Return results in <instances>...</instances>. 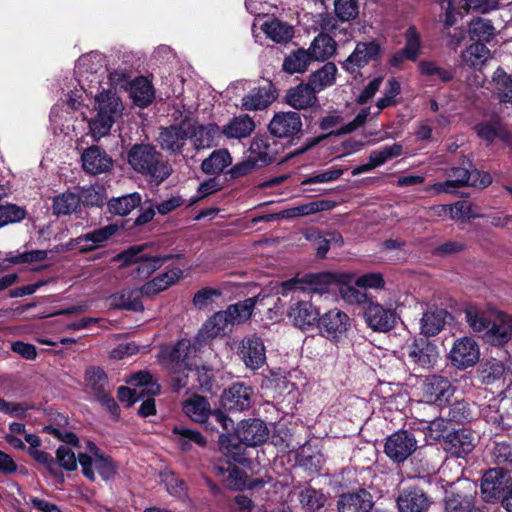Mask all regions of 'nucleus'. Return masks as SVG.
Here are the masks:
<instances>
[{
    "label": "nucleus",
    "mask_w": 512,
    "mask_h": 512,
    "mask_svg": "<svg viewBox=\"0 0 512 512\" xmlns=\"http://www.w3.org/2000/svg\"><path fill=\"white\" fill-rule=\"evenodd\" d=\"M231 161L232 158L227 149H218L202 161L201 169L205 174H220L231 164Z\"/></svg>",
    "instance_id": "50"
},
{
    "label": "nucleus",
    "mask_w": 512,
    "mask_h": 512,
    "mask_svg": "<svg viewBox=\"0 0 512 512\" xmlns=\"http://www.w3.org/2000/svg\"><path fill=\"white\" fill-rule=\"evenodd\" d=\"M255 129V122L248 114L233 117L223 127L222 134L229 139H242L249 137Z\"/></svg>",
    "instance_id": "41"
},
{
    "label": "nucleus",
    "mask_w": 512,
    "mask_h": 512,
    "mask_svg": "<svg viewBox=\"0 0 512 512\" xmlns=\"http://www.w3.org/2000/svg\"><path fill=\"white\" fill-rule=\"evenodd\" d=\"M84 171L91 175L108 172L113 166V159L107 152L97 145H92L84 150L81 155Z\"/></svg>",
    "instance_id": "26"
},
{
    "label": "nucleus",
    "mask_w": 512,
    "mask_h": 512,
    "mask_svg": "<svg viewBox=\"0 0 512 512\" xmlns=\"http://www.w3.org/2000/svg\"><path fill=\"white\" fill-rule=\"evenodd\" d=\"M101 61L102 58L97 53H88L82 55L77 62V68L81 77H83L84 73H87L92 75L97 80V83H100L97 73L103 67Z\"/></svg>",
    "instance_id": "59"
},
{
    "label": "nucleus",
    "mask_w": 512,
    "mask_h": 512,
    "mask_svg": "<svg viewBox=\"0 0 512 512\" xmlns=\"http://www.w3.org/2000/svg\"><path fill=\"white\" fill-rule=\"evenodd\" d=\"M141 200V195L138 192L114 197L107 201V212L111 215L126 216L140 206Z\"/></svg>",
    "instance_id": "45"
},
{
    "label": "nucleus",
    "mask_w": 512,
    "mask_h": 512,
    "mask_svg": "<svg viewBox=\"0 0 512 512\" xmlns=\"http://www.w3.org/2000/svg\"><path fill=\"white\" fill-rule=\"evenodd\" d=\"M299 500L306 512H316L324 507L327 498L321 490L309 486L300 492Z\"/></svg>",
    "instance_id": "55"
},
{
    "label": "nucleus",
    "mask_w": 512,
    "mask_h": 512,
    "mask_svg": "<svg viewBox=\"0 0 512 512\" xmlns=\"http://www.w3.org/2000/svg\"><path fill=\"white\" fill-rule=\"evenodd\" d=\"M363 316L369 328L376 332H389L395 327V309L369 301L364 306Z\"/></svg>",
    "instance_id": "14"
},
{
    "label": "nucleus",
    "mask_w": 512,
    "mask_h": 512,
    "mask_svg": "<svg viewBox=\"0 0 512 512\" xmlns=\"http://www.w3.org/2000/svg\"><path fill=\"white\" fill-rule=\"evenodd\" d=\"M417 449L415 435L408 430H399L387 437L384 453L394 463H403Z\"/></svg>",
    "instance_id": "11"
},
{
    "label": "nucleus",
    "mask_w": 512,
    "mask_h": 512,
    "mask_svg": "<svg viewBox=\"0 0 512 512\" xmlns=\"http://www.w3.org/2000/svg\"><path fill=\"white\" fill-rule=\"evenodd\" d=\"M182 275L183 271L179 267L173 266L167 268L166 271L144 283L142 286V292H144L145 296H154L176 283Z\"/></svg>",
    "instance_id": "36"
},
{
    "label": "nucleus",
    "mask_w": 512,
    "mask_h": 512,
    "mask_svg": "<svg viewBox=\"0 0 512 512\" xmlns=\"http://www.w3.org/2000/svg\"><path fill=\"white\" fill-rule=\"evenodd\" d=\"M317 328L329 340H339L350 328V317L338 308L331 309L320 315Z\"/></svg>",
    "instance_id": "16"
},
{
    "label": "nucleus",
    "mask_w": 512,
    "mask_h": 512,
    "mask_svg": "<svg viewBox=\"0 0 512 512\" xmlns=\"http://www.w3.org/2000/svg\"><path fill=\"white\" fill-rule=\"evenodd\" d=\"M274 98L270 88L256 87L242 98V108L249 111L262 110L267 108Z\"/></svg>",
    "instance_id": "44"
},
{
    "label": "nucleus",
    "mask_w": 512,
    "mask_h": 512,
    "mask_svg": "<svg viewBox=\"0 0 512 512\" xmlns=\"http://www.w3.org/2000/svg\"><path fill=\"white\" fill-rule=\"evenodd\" d=\"M131 95L139 107L149 106L154 100V89L151 82L143 76L135 78L131 83Z\"/></svg>",
    "instance_id": "47"
},
{
    "label": "nucleus",
    "mask_w": 512,
    "mask_h": 512,
    "mask_svg": "<svg viewBox=\"0 0 512 512\" xmlns=\"http://www.w3.org/2000/svg\"><path fill=\"white\" fill-rule=\"evenodd\" d=\"M405 45L388 58L390 67L401 69L406 60L415 62L422 52V42L419 31L414 25L404 32Z\"/></svg>",
    "instance_id": "15"
},
{
    "label": "nucleus",
    "mask_w": 512,
    "mask_h": 512,
    "mask_svg": "<svg viewBox=\"0 0 512 512\" xmlns=\"http://www.w3.org/2000/svg\"><path fill=\"white\" fill-rule=\"evenodd\" d=\"M448 316L447 310L438 307L430 308L424 312L420 320L422 337L429 338L438 335L445 327Z\"/></svg>",
    "instance_id": "37"
},
{
    "label": "nucleus",
    "mask_w": 512,
    "mask_h": 512,
    "mask_svg": "<svg viewBox=\"0 0 512 512\" xmlns=\"http://www.w3.org/2000/svg\"><path fill=\"white\" fill-rule=\"evenodd\" d=\"M447 174L450 179L434 185L437 192L449 193L452 188L465 186L484 189L492 183L490 173L476 169L472 160L467 156L460 157L457 164L450 167Z\"/></svg>",
    "instance_id": "4"
},
{
    "label": "nucleus",
    "mask_w": 512,
    "mask_h": 512,
    "mask_svg": "<svg viewBox=\"0 0 512 512\" xmlns=\"http://www.w3.org/2000/svg\"><path fill=\"white\" fill-rule=\"evenodd\" d=\"M221 134L222 131H220V127L216 123L199 124L192 126L190 139L193 142L194 148L201 150L216 145L215 141Z\"/></svg>",
    "instance_id": "38"
},
{
    "label": "nucleus",
    "mask_w": 512,
    "mask_h": 512,
    "mask_svg": "<svg viewBox=\"0 0 512 512\" xmlns=\"http://www.w3.org/2000/svg\"><path fill=\"white\" fill-rule=\"evenodd\" d=\"M204 346V340L198 339V335L194 337L193 341L186 338L178 340L166 351L167 366L194 369L195 357Z\"/></svg>",
    "instance_id": "8"
},
{
    "label": "nucleus",
    "mask_w": 512,
    "mask_h": 512,
    "mask_svg": "<svg viewBox=\"0 0 512 512\" xmlns=\"http://www.w3.org/2000/svg\"><path fill=\"white\" fill-rule=\"evenodd\" d=\"M446 417L450 422L464 424L473 419L469 403L464 400L455 401L447 407Z\"/></svg>",
    "instance_id": "60"
},
{
    "label": "nucleus",
    "mask_w": 512,
    "mask_h": 512,
    "mask_svg": "<svg viewBox=\"0 0 512 512\" xmlns=\"http://www.w3.org/2000/svg\"><path fill=\"white\" fill-rule=\"evenodd\" d=\"M28 454L39 464L45 466L46 470L54 477L64 482L62 470L58 467L56 460L46 451L38 449H28Z\"/></svg>",
    "instance_id": "61"
},
{
    "label": "nucleus",
    "mask_w": 512,
    "mask_h": 512,
    "mask_svg": "<svg viewBox=\"0 0 512 512\" xmlns=\"http://www.w3.org/2000/svg\"><path fill=\"white\" fill-rule=\"evenodd\" d=\"M296 303L290 306L287 316L295 327L301 330H308L317 325L320 317V310L311 300L301 299L300 294L295 296Z\"/></svg>",
    "instance_id": "17"
},
{
    "label": "nucleus",
    "mask_w": 512,
    "mask_h": 512,
    "mask_svg": "<svg viewBox=\"0 0 512 512\" xmlns=\"http://www.w3.org/2000/svg\"><path fill=\"white\" fill-rule=\"evenodd\" d=\"M265 32L267 36L277 43H286L293 37V28L279 20L266 24Z\"/></svg>",
    "instance_id": "62"
},
{
    "label": "nucleus",
    "mask_w": 512,
    "mask_h": 512,
    "mask_svg": "<svg viewBox=\"0 0 512 512\" xmlns=\"http://www.w3.org/2000/svg\"><path fill=\"white\" fill-rule=\"evenodd\" d=\"M337 72L338 69L335 63L326 62L321 68L310 74L308 83L315 88V91L318 93L326 87L335 84Z\"/></svg>",
    "instance_id": "46"
},
{
    "label": "nucleus",
    "mask_w": 512,
    "mask_h": 512,
    "mask_svg": "<svg viewBox=\"0 0 512 512\" xmlns=\"http://www.w3.org/2000/svg\"><path fill=\"white\" fill-rule=\"evenodd\" d=\"M78 461L82 468V474L92 482L96 479L93 466L105 482L113 480L119 469V463L107 454L92 459V456L86 453H79Z\"/></svg>",
    "instance_id": "12"
},
{
    "label": "nucleus",
    "mask_w": 512,
    "mask_h": 512,
    "mask_svg": "<svg viewBox=\"0 0 512 512\" xmlns=\"http://www.w3.org/2000/svg\"><path fill=\"white\" fill-rule=\"evenodd\" d=\"M233 326L226 310L215 312L202 326L197 333L198 339L204 340L205 346L221 334H226Z\"/></svg>",
    "instance_id": "29"
},
{
    "label": "nucleus",
    "mask_w": 512,
    "mask_h": 512,
    "mask_svg": "<svg viewBox=\"0 0 512 512\" xmlns=\"http://www.w3.org/2000/svg\"><path fill=\"white\" fill-rule=\"evenodd\" d=\"M469 35L472 41L490 42L495 36V28L491 20L478 17L470 22Z\"/></svg>",
    "instance_id": "54"
},
{
    "label": "nucleus",
    "mask_w": 512,
    "mask_h": 512,
    "mask_svg": "<svg viewBox=\"0 0 512 512\" xmlns=\"http://www.w3.org/2000/svg\"><path fill=\"white\" fill-rule=\"evenodd\" d=\"M127 163L150 184L160 185L172 173L163 154L151 143H135L127 151Z\"/></svg>",
    "instance_id": "2"
},
{
    "label": "nucleus",
    "mask_w": 512,
    "mask_h": 512,
    "mask_svg": "<svg viewBox=\"0 0 512 512\" xmlns=\"http://www.w3.org/2000/svg\"><path fill=\"white\" fill-rule=\"evenodd\" d=\"M418 70L422 76L428 78L437 77L444 84L451 82L455 77V70L453 68L440 67L433 60H421L418 63Z\"/></svg>",
    "instance_id": "51"
},
{
    "label": "nucleus",
    "mask_w": 512,
    "mask_h": 512,
    "mask_svg": "<svg viewBox=\"0 0 512 512\" xmlns=\"http://www.w3.org/2000/svg\"><path fill=\"white\" fill-rule=\"evenodd\" d=\"M127 383L135 387L142 388L139 392L141 395L154 396L160 393V385L153 381V376L148 371H138L131 375Z\"/></svg>",
    "instance_id": "57"
},
{
    "label": "nucleus",
    "mask_w": 512,
    "mask_h": 512,
    "mask_svg": "<svg viewBox=\"0 0 512 512\" xmlns=\"http://www.w3.org/2000/svg\"><path fill=\"white\" fill-rule=\"evenodd\" d=\"M336 206V202L331 200H318L305 203L299 206L287 208L281 211L282 219H293L297 217H304L322 211H328Z\"/></svg>",
    "instance_id": "42"
},
{
    "label": "nucleus",
    "mask_w": 512,
    "mask_h": 512,
    "mask_svg": "<svg viewBox=\"0 0 512 512\" xmlns=\"http://www.w3.org/2000/svg\"><path fill=\"white\" fill-rule=\"evenodd\" d=\"M84 379L86 386L92 390L96 399L108 392V376L103 368L99 366L88 368Z\"/></svg>",
    "instance_id": "49"
},
{
    "label": "nucleus",
    "mask_w": 512,
    "mask_h": 512,
    "mask_svg": "<svg viewBox=\"0 0 512 512\" xmlns=\"http://www.w3.org/2000/svg\"><path fill=\"white\" fill-rule=\"evenodd\" d=\"M381 58L382 47L377 40L359 41L353 52L341 62V67L349 74H356L370 62H379Z\"/></svg>",
    "instance_id": "7"
},
{
    "label": "nucleus",
    "mask_w": 512,
    "mask_h": 512,
    "mask_svg": "<svg viewBox=\"0 0 512 512\" xmlns=\"http://www.w3.org/2000/svg\"><path fill=\"white\" fill-rule=\"evenodd\" d=\"M151 250L152 246L146 243L132 245L116 254L113 260L120 262L122 268L136 265L132 274L137 279L146 280L161 268L166 261L173 258V255L153 254Z\"/></svg>",
    "instance_id": "3"
},
{
    "label": "nucleus",
    "mask_w": 512,
    "mask_h": 512,
    "mask_svg": "<svg viewBox=\"0 0 512 512\" xmlns=\"http://www.w3.org/2000/svg\"><path fill=\"white\" fill-rule=\"evenodd\" d=\"M338 512H371L374 501L372 494L365 488L342 493L337 499Z\"/></svg>",
    "instance_id": "22"
},
{
    "label": "nucleus",
    "mask_w": 512,
    "mask_h": 512,
    "mask_svg": "<svg viewBox=\"0 0 512 512\" xmlns=\"http://www.w3.org/2000/svg\"><path fill=\"white\" fill-rule=\"evenodd\" d=\"M484 340L493 346H503L512 338V317L500 315L493 321L483 336Z\"/></svg>",
    "instance_id": "33"
},
{
    "label": "nucleus",
    "mask_w": 512,
    "mask_h": 512,
    "mask_svg": "<svg viewBox=\"0 0 512 512\" xmlns=\"http://www.w3.org/2000/svg\"><path fill=\"white\" fill-rule=\"evenodd\" d=\"M474 437L467 428L451 429L441 444L443 449L456 457L468 455L474 448Z\"/></svg>",
    "instance_id": "25"
},
{
    "label": "nucleus",
    "mask_w": 512,
    "mask_h": 512,
    "mask_svg": "<svg viewBox=\"0 0 512 512\" xmlns=\"http://www.w3.org/2000/svg\"><path fill=\"white\" fill-rule=\"evenodd\" d=\"M316 94L317 92L315 91V88H313L308 82L300 83L287 90L284 101L295 110H305L316 106L318 101Z\"/></svg>",
    "instance_id": "27"
},
{
    "label": "nucleus",
    "mask_w": 512,
    "mask_h": 512,
    "mask_svg": "<svg viewBox=\"0 0 512 512\" xmlns=\"http://www.w3.org/2000/svg\"><path fill=\"white\" fill-rule=\"evenodd\" d=\"M182 410L192 421L204 424L209 429V416L212 408L208 399L199 394H194L183 402Z\"/></svg>",
    "instance_id": "31"
},
{
    "label": "nucleus",
    "mask_w": 512,
    "mask_h": 512,
    "mask_svg": "<svg viewBox=\"0 0 512 512\" xmlns=\"http://www.w3.org/2000/svg\"><path fill=\"white\" fill-rule=\"evenodd\" d=\"M357 129H358V126L353 121H350V122L346 123L345 125L341 126L337 130H331L328 133L321 134L316 137L306 138V140L300 147L294 149L293 151H290L284 157L283 162H287L295 157L305 154L306 152L310 151L311 149H313L314 147L319 145L322 141H324L325 139H327L330 136H341L344 134H349V133L354 132Z\"/></svg>",
    "instance_id": "35"
},
{
    "label": "nucleus",
    "mask_w": 512,
    "mask_h": 512,
    "mask_svg": "<svg viewBox=\"0 0 512 512\" xmlns=\"http://www.w3.org/2000/svg\"><path fill=\"white\" fill-rule=\"evenodd\" d=\"M80 200L78 193L70 190L62 192L52 198V214L56 217L77 214L81 211Z\"/></svg>",
    "instance_id": "39"
},
{
    "label": "nucleus",
    "mask_w": 512,
    "mask_h": 512,
    "mask_svg": "<svg viewBox=\"0 0 512 512\" xmlns=\"http://www.w3.org/2000/svg\"><path fill=\"white\" fill-rule=\"evenodd\" d=\"M117 230V224H109L107 226L82 234L77 238L72 239V241L75 242L76 244L91 242L92 245H97L98 248L101 243L110 239L116 233Z\"/></svg>",
    "instance_id": "56"
},
{
    "label": "nucleus",
    "mask_w": 512,
    "mask_h": 512,
    "mask_svg": "<svg viewBox=\"0 0 512 512\" xmlns=\"http://www.w3.org/2000/svg\"><path fill=\"white\" fill-rule=\"evenodd\" d=\"M308 50L314 61H326L336 53L337 43L332 36L321 32L313 39Z\"/></svg>",
    "instance_id": "43"
},
{
    "label": "nucleus",
    "mask_w": 512,
    "mask_h": 512,
    "mask_svg": "<svg viewBox=\"0 0 512 512\" xmlns=\"http://www.w3.org/2000/svg\"><path fill=\"white\" fill-rule=\"evenodd\" d=\"M278 153V142L273 136L267 134L256 135L249 147V154L261 168L276 162Z\"/></svg>",
    "instance_id": "20"
},
{
    "label": "nucleus",
    "mask_w": 512,
    "mask_h": 512,
    "mask_svg": "<svg viewBox=\"0 0 512 512\" xmlns=\"http://www.w3.org/2000/svg\"><path fill=\"white\" fill-rule=\"evenodd\" d=\"M189 138L190 131L186 130L182 123L172 124L161 128L158 143L162 150L176 156L182 154Z\"/></svg>",
    "instance_id": "21"
},
{
    "label": "nucleus",
    "mask_w": 512,
    "mask_h": 512,
    "mask_svg": "<svg viewBox=\"0 0 512 512\" xmlns=\"http://www.w3.org/2000/svg\"><path fill=\"white\" fill-rule=\"evenodd\" d=\"M445 508L447 512H471L474 508V498L468 495L452 493L446 498Z\"/></svg>",
    "instance_id": "64"
},
{
    "label": "nucleus",
    "mask_w": 512,
    "mask_h": 512,
    "mask_svg": "<svg viewBox=\"0 0 512 512\" xmlns=\"http://www.w3.org/2000/svg\"><path fill=\"white\" fill-rule=\"evenodd\" d=\"M274 300L273 297L259 293L256 297L247 298L227 307L226 311L229 315L232 325H240L248 321L253 313V309L257 302Z\"/></svg>",
    "instance_id": "32"
},
{
    "label": "nucleus",
    "mask_w": 512,
    "mask_h": 512,
    "mask_svg": "<svg viewBox=\"0 0 512 512\" xmlns=\"http://www.w3.org/2000/svg\"><path fill=\"white\" fill-rule=\"evenodd\" d=\"M172 433L178 436L177 445L184 453H187L192 449L191 443H195L200 447H205L207 445V439L197 430L174 426Z\"/></svg>",
    "instance_id": "48"
},
{
    "label": "nucleus",
    "mask_w": 512,
    "mask_h": 512,
    "mask_svg": "<svg viewBox=\"0 0 512 512\" xmlns=\"http://www.w3.org/2000/svg\"><path fill=\"white\" fill-rule=\"evenodd\" d=\"M506 471L502 468H493L487 470L481 480V496L487 503L502 501L506 491L510 486L504 483Z\"/></svg>",
    "instance_id": "18"
},
{
    "label": "nucleus",
    "mask_w": 512,
    "mask_h": 512,
    "mask_svg": "<svg viewBox=\"0 0 512 512\" xmlns=\"http://www.w3.org/2000/svg\"><path fill=\"white\" fill-rule=\"evenodd\" d=\"M479 356V346L471 337L457 339L449 354L451 363L458 369L473 366L479 360Z\"/></svg>",
    "instance_id": "19"
},
{
    "label": "nucleus",
    "mask_w": 512,
    "mask_h": 512,
    "mask_svg": "<svg viewBox=\"0 0 512 512\" xmlns=\"http://www.w3.org/2000/svg\"><path fill=\"white\" fill-rule=\"evenodd\" d=\"M80 200V208L84 207H98L101 208L107 201V195L104 187L100 185L82 187L81 192L78 193Z\"/></svg>",
    "instance_id": "53"
},
{
    "label": "nucleus",
    "mask_w": 512,
    "mask_h": 512,
    "mask_svg": "<svg viewBox=\"0 0 512 512\" xmlns=\"http://www.w3.org/2000/svg\"><path fill=\"white\" fill-rule=\"evenodd\" d=\"M409 357L422 368L433 367L439 356L437 345L426 337H418L408 346Z\"/></svg>",
    "instance_id": "24"
},
{
    "label": "nucleus",
    "mask_w": 512,
    "mask_h": 512,
    "mask_svg": "<svg viewBox=\"0 0 512 512\" xmlns=\"http://www.w3.org/2000/svg\"><path fill=\"white\" fill-rule=\"evenodd\" d=\"M453 390L451 382L444 376L432 375L427 377L424 394L427 401L442 406L452 396Z\"/></svg>",
    "instance_id": "28"
},
{
    "label": "nucleus",
    "mask_w": 512,
    "mask_h": 512,
    "mask_svg": "<svg viewBox=\"0 0 512 512\" xmlns=\"http://www.w3.org/2000/svg\"><path fill=\"white\" fill-rule=\"evenodd\" d=\"M473 129L477 136L487 144H492L496 139L508 142L512 138L511 132L499 117L492 118L490 121L479 122Z\"/></svg>",
    "instance_id": "30"
},
{
    "label": "nucleus",
    "mask_w": 512,
    "mask_h": 512,
    "mask_svg": "<svg viewBox=\"0 0 512 512\" xmlns=\"http://www.w3.org/2000/svg\"><path fill=\"white\" fill-rule=\"evenodd\" d=\"M396 504L399 512H426L431 501L423 489L409 486L400 491Z\"/></svg>",
    "instance_id": "23"
},
{
    "label": "nucleus",
    "mask_w": 512,
    "mask_h": 512,
    "mask_svg": "<svg viewBox=\"0 0 512 512\" xmlns=\"http://www.w3.org/2000/svg\"><path fill=\"white\" fill-rule=\"evenodd\" d=\"M334 12L342 22L354 20L359 15L358 0H334Z\"/></svg>",
    "instance_id": "63"
},
{
    "label": "nucleus",
    "mask_w": 512,
    "mask_h": 512,
    "mask_svg": "<svg viewBox=\"0 0 512 512\" xmlns=\"http://www.w3.org/2000/svg\"><path fill=\"white\" fill-rule=\"evenodd\" d=\"M505 373V366L496 359L486 360L480 363L478 378L483 384L491 385L499 381Z\"/></svg>",
    "instance_id": "52"
},
{
    "label": "nucleus",
    "mask_w": 512,
    "mask_h": 512,
    "mask_svg": "<svg viewBox=\"0 0 512 512\" xmlns=\"http://www.w3.org/2000/svg\"><path fill=\"white\" fill-rule=\"evenodd\" d=\"M28 215L27 210L14 203L0 204V228L23 221Z\"/></svg>",
    "instance_id": "58"
},
{
    "label": "nucleus",
    "mask_w": 512,
    "mask_h": 512,
    "mask_svg": "<svg viewBox=\"0 0 512 512\" xmlns=\"http://www.w3.org/2000/svg\"><path fill=\"white\" fill-rule=\"evenodd\" d=\"M253 396L254 389L251 385L244 382H234L223 390L220 404L228 412H244L251 408Z\"/></svg>",
    "instance_id": "10"
},
{
    "label": "nucleus",
    "mask_w": 512,
    "mask_h": 512,
    "mask_svg": "<svg viewBox=\"0 0 512 512\" xmlns=\"http://www.w3.org/2000/svg\"><path fill=\"white\" fill-rule=\"evenodd\" d=\"M95 104L97 114L89 121V129L94 137H103L121 117L123 104L116 92L105 89L95 96Z\"/></svg>",
    "instance_id": "5"
},
{
    "label": "nucleus",
    "mask_w": 512,
    "mask_h": 512,
    "mask_svg": "<svg viewBox=\"0 0 512 512\" xmlns=\"http://www.w3.org/2000/svg\"><path fill=\"white\" fill-rule=\"evenodd\" d=\"M350 277L346 274L335 272H322V273H309L305 274L303 278H291L279 283L275 287V294L277 295L273 309L276 312H283L284 303L282 297H287L292 294L291 299H295V294L309 295L310 293L322 294L329 291L330 285H344ZM272 310V308H269Z\"/></svg>",
    "instance_id": "1"
},
{
    "label": "nucleus",
    "mask_w": 512,
    "mask_h": 512,
    "mask_svg": "<svg viewBox=\"0 0 512 512\" xmlns=\"http://www.w3.org/2000/svg\"><path fill=\"white\" fill-rule=\"evenodd\" d=\"M269 428L265 421L258 418L244 419L235 430L234 439L237 443L230 445L238 449L240 444L248 447H257L264 444L269 437Z\"/></svg>",
    "instance_id": "9"
},
{
    "label": "nucleus",
    "mask_w": 512,
    "mask_h": 512,
    "mask_svg": "<svg viewBox=\"0 0 512 512\" xmlns=\"http://www.w3.org/2000/svg\"><path fill=\"white\" fill-rule=\"evenodd\" d=\"M237 355L246 368L257 371L266 363V348L261 337H244L237 348Z\"/></svg>",
    "instance_id": "13"
},
{
    "label": "nucleus",
    "mask_w": 512,
    "mask_h": 512,
    "mask_svg": "<svg viewBox=\"0 0 512 512\" xmlns=\"http://www.w3.org/2000/svg\"><path fill=\"white\" fill-rule=\"evenodd\" d=\"M313 61L308 49L298 48L285 56L282 70L290 75L301 74L308 70L309 65Z\"/></svg>",
    "instance_id": "40"
},
{
    "label": "nucleus",
    "mask_w": 512,
    "mask_h": 512,
    "mask_svg": "<svg viewBox=\"0 0 512 512\" xmlns=\"http://www.w3.org/2000/svg\"><path fill=\"white\" fill-rule=\"evenodd\" d=\"M274 138L285 139V147L297 145L304 135L301 116L295 111L276 112L268 124Z\"/></svg>",
    "instance_id": "6"
},
{
    "label": "nucleus",
    "mask_w": 512,
    "mask_h": 512,
    "mask_svg": "<svg viewBox=\"0 0 512 512\" xmlns=\"http://www.w3.org/2000/svg\"><path fill=\"white\" fill-rule=\"evenodd\" d=\"M143 295L145 294L142 292V287L139 289L126 288L111 295V305L119 310L142 312L144 310Z\"/></svg>",
    "instance_id": "34"
}]
</instances>
